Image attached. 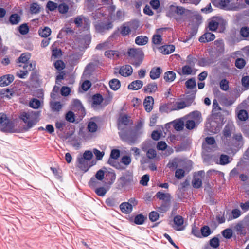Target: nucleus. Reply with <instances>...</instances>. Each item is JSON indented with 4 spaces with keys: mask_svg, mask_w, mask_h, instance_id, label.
I'll list each match as a JSON object with an SVG mask.
<instances>
[{
    "mask_svg": "<svg viewBox=\"0 0 249 249\" xmlns=\"http://www.w3.org/2000/svg\"><path fill=\"white\" fill-rule=\"evenodd\" d=\"M39 116V112L31 111L21 113L20 117L27 124L26 129L28 130L37 123Z\"/></svg>",
    "mask_w": 249,
    "mask_h": 249,
    "instance_id": "f257e3e1",
    "label": "nucleus"
},
{
    "mask_svg": "<svg viewBox=\"0 0 249 249\" xmlns=\"http://www.w3.org/2000/svg\"><path fill=\"white\" fill-rule=\"evenodd\" d=\"M129 56L132 59V64L136 67H138L142 63L144 54L140 49L131 48L128 52Z\"/></svg>",
    "mask_w": 249,
    "mask_h": 249,
    "instance_id": "f03ea898",
    "label": "nucleus"
},
{
    "mask_svg": "<svg viewBox=\"0 0 249 249\" xmlns=\"http://www.w3.org/2000/svg\"><path fill=\"white\" fill-rule=\"evenodd\" d=\"M11 122L7 115L3 113H0V129L3 131L10 129Z\"/></svg>",
    "mask_w": 249,
    "mask_h": 249,
    "instance_id": "7ed1b4c3",
    "label": "nucleus"
},
{
    "mask_svg": "<svg viewBox=\"0 0 249 249\" xmlns=\"http://www.w3.org/2000/svg\"><path fill=\"white\" fill-rule=\"evenodd\" d=\"M94 25L96 31L100 33H103L106 30H108L113 27L112 23L110 21L107 23L95 22Z\"/></svg>",
    "mask_w": 249,
    "mask_h": 249,
    "instance_id": "20e7f679",
    "label": "nucleus"
},
{
    "mask_svg": "<svg viewBox=\"0 0 249 249\" xmlns=\"http://www.w3.org/2000/svg\"><path fill=\"white\" fill-rule=\"evenodd\" d=\"M74 22L77 27H82L84 25V28L86 30H88L90 25V21L89 19L83 16H79L75 18Z\"/></svg>",
    "mask_w": 249,
    "mask_h": 249,
    "instance_id": "39448f33",
    "label": "nucleus"
},
{
    "mask_svg": "<svg viewBox=\"0 0 249 249\" xmlns=\"http://www.w3.org/2000/svg\"><path fill=\"white\" fill-rule=\"evenodd\" d=\"M193 101H179L173 103L172 105L171 110H178L188 107L192 104Z\"/></svg>",
    "mask_w": 249,
    "mask_h": 249,
    "instance_id": "423d86ee",
    "label": "nucleus"
},
{
    "mask_svg": "<svg viewBox=\"0 0 249 249\" xmlns=\"http://www.w3.org/2000/svg\"><path fill=\"white\" fill-rule=\"evenodd\" d=\"M204 176L203 171H198L194 177L192 184L194 187L196 188H200L202 185V179Z\"/></svg>",
    "mask_w": 249,
    "mask_h": 249,
    "instance_id": "0eeeda50",
    "label": "nucleus"
},
{
    "mask_svg": "<svg viewBox=\"0 0 249 249\" xmlns=\"http://www.w3.org/2000/svg\"><path fill=\"white\" fill-rule=\"evenodd\" d=\"M228 6L226 7V10L237 11L243 8V4L238 2V0H229Z\"/></svg>",
    "mask_w": 249,
    "mask_h": 249,
    "instance_id": "6e6552de",
    "label": "nucleus"
},
{
    "mask_svg": "<svg viewBox=\"0 0 249 249\" xmlns=\"http://www.w3.org/2000/svg\"><path fill=\"white\" fill-rule=\"evenodd\" d=\"M89 162L82 157L77 158V167L84 172H87L90 166Z\"/></svg>",
    "mask_w": 249,
    "mask_h": 249,
    "instance_id": "1a4fd4ad",
    "label": "nucleus"
},
{
    "mask_svg": "<svg viewBox=\"0 0 249 249\" xmlns=\"http://www.w3.org/2000/svg\"><path fill=\"white\" fill-rule=\"evenodd\" d=\"M183 223L184 219L183 217L180 215H177L174 218L175 226L173 227L177 231H182L184 229V227L182 226Z\"/></svg>",
    "mask_w": 249,
    "mask_h": 249,
    "instance_id": "9d476101",
    "label": "nucleus"
},
{
    "mask_svg": "<svg viewBox=\"0 0 249 249\" xmlns=\"http://www.w3.org/2000/svg\"><path fill=\"white\" fill-rule=\"evenodd\" d=\"M188 117L196 124H198L202 121L201 113L198 111L192 112L188 115Z\"/></svg>",
    "mask_w": 249,
    "mask_h": 249,
    "instance_id": "9b49d317",
    "label": "nucleus"
},
{
    "mask_svg": "<svg viewBox=\"0 0 249 249\" xmlns=\"http://www.w3.org/2000/svg\"><path fill=\"white\" fill-rule=\"evenodd\" d=\"M154 98L151 96L146 97L143 101V106L147 112H150L153 109Z\"/></svg>",
    "mask_w": 249,
    "mask_h": 249,
    "instance_id": "f8f14e48",
    "label": "nucleus"
},
{
    "mask_svg": "<svg viewBox=\"0 0 249 249\" xmlns=\"http://www.w3.org/2000/svg\"><path fill=\"white\" fill-rule=\"evenodd\" d=\"M133 72V69L130 65H126L122 67L119 71V73L124 76H129Z\"/></svg>",
    "mask_w": 249,
    "mask_h": 249,
    "instance_id": "ddd939ff",
    "label": "nucleus"
},
{
    "mask_svg": "<svg viewBox=\"0 0 249 249\" xmlns=\"http://www.w3.org/2000/svg\"><path fill=\"white\" fill-rule=\"evenodd\" d=\"M14 79L13 75L8 74L4 75L0 78V86L5 87L10 84Z\"/></svg>",
    "mask_w": 249,
    "mask_h": 249,
    "instance_id": "4468645a",
    "label": "nucleus"
},
{
    "mask_svg": "<svg viewBox=\"0 0 249 249\" xmlns=\"http://www.w3.org/2000/svg\"><path fill=\"white\" fill-rule=\"evenodd\" d=\"M221 19L217 18H212L209 22L208 28L212 31H215L219 24L220 23Z\"/></svg>",
    "mask_w": 249,
    "mask_h": 249,
    "instance_id": "2eb2a0df",
    "label": "nucleus"
},
{
    "mask_svg": "<svg viewBox=\"0 0 249 249\" xmlns=\"http://www.w3.org/2000/svg\"><path fill=\"white\" fill-rule=\"evenodd\" d=\"M158 89L157 85L156 83L153 82L149 83L145 86L142 90L145 92L149 94L155 93Z\"/></svg>",
    "mask_w": 249,
    "mask_h": 249,
    "instance_id": "dca6fc26",
    "label": "nucleus"
},
{
    "mask_svg": "<svg viewBox=\"0 0 249 249\" xmlns=\"http://www.w3.org/2000/svg\"><path fill=\"white\" fill-rule=\"evenodd\" d=\"M215 38V36L211 33H206L203 35L199 39L200 42L205 43L213 41Z\"/></svg>",
    "mask_w": 249,
    "mask_h": 249,
    "instance_id": "f3484780",
    "label": "nucleus"
},
{
    "mask_svg": "<svg viewBox=\"0 0 249 249\" xmlns=\"http://www.w3.org/2000/svg\"><path fill=\"white\" fill-rule=\"evenodd\" d=\"M178 73L180 75H191L195 74V71H194V69L192 67L185 65L184 66L181 71H178Z\"/></svg>",
    "mask_w": 249,
    "mask_h": 249,
    "instance_id": "a211bd4d",
    "label": "nucleus"
},
{
    "mask_svg": "<svg viewBox=\"0 0 249 249\" xmlns=\"http://www.w3.org/2000/svg\"><path fill=\"white\" fill-rule=\"evenodd\" d=\"M143 82L141 80H137L132 82L128 86V89L131 90H138L142 88Z\"/></svg>",
    "mask_w": 249,
    "mask_h": 249,
    "instance_id": "6ab92c4d",
    "label": "nucleus"
},
{
    "mask_svg": "<svg viewBox=\"0 0 249 249\" xmlns=\"http://www.w3.org/2000/svg\"><path fill=\"white\" fill-rule=\"evenodd\" d=\"M161 71L162 70L160 67L152 68L150 72V78L153 80L158 79L160 76Z\"/></svg>",
    "mask_w": 249,
    "mask_h": 249,
    "instance_id": "aec40b11",
    "label": "nucleus"
},
{
    "mask_svg": "<svg viewBox=\"0 0 249 249\" xmlns=\"http://www.w3.org/2000/svg\"><path fill=\"white\" fill-rule=\"evenodd\" d=\"M137 23V22H133L132 23H125L121 27V34L124 36H125L128 35L131 31L130 30V27L132 26V24Z\"/></svg>",
    "mask_w": 249,
    "mask_h": 249,
    "instance_id": "412c9836",
    "label": "nucleus"
},
{
    "mask_svg": "<svg viewBox=\"0 0 249 249\" xmlns=\"http://www.w3.org/2000/svg\"><path fill=\"white\" fill-rule=\"evenodd\" d=\"M248 221L247 219H245L243 222H239L234 226V230L240 233H243V229L248 225Z\"/></svg>",
    "mask_w": 249,
    "mask_h": 249,
    "instance_id": "4be33fe9",
    "label": "nucleus"
},
{
    "mask_svg": "<svg viewBox=\"0 0 249 249\" xmlns=\"http://www.w3.org/2000/svg\"><path fill=\"white\" fill-rule=\"evenodd\" d=\"M232 140L237 146H241L244 143L243 138L240 133L234 134L232 137Z\"/></svg>",
    "mask_w": 249,
    "mask_h": 249,
    "instance_id": "5701e85b",
    "label": "nucleus"
},
{
    "mask_svg": "<svg viewBox=\"0 0 249 249\" xmlns=\"http://www.w3.org/2000/svg\"><path fill=\"white\" fill-rule=\"evenodd\" d=\"M120 208L122 212L124 213H130L132 211V207L127 202L121 204Z\"/></svg>",
    "mask_w": 249,
    "mask_h": 249,
    "instance_id": "b1692460",
    "label": "nucleus"
},
{
    "mask_svg": "<svg viewBox=\"0 0 249 249\" xmlns=\"http://www.w3.org/2000/svg\"><path fill=\"white\" fill-rule=\"evenodd\" d=\"M206 127L209 128V131L213 133H217L220 131V127L217 126L215 122L207 124Z\"/></svg>",
    "mask_w": 249,
    "mask_h": 249,
    "instance_id": "393cba45",
    "label": "nucleus"
},
{
    "mask_svg": "<svg viewBox=\"0 0 249 249\" xmlns=\"http://www.w3.org/2000/svg\"><path fill=\"white\" fill-rule=\"evenodd\" d=\"M176 78V73L172 71L166 72L164 73V79L167 82L173 81Z\"/></svg>",
    "mask_w": 249,
    "mask_h": 249,
    "instance_id": "a878e982",
    "label": "nucleus"
},
{
    "mask_svg": "<svg viewBox=\"0 0 249 249\" xmlns=\"http://www.w3.org/2000/svg\"><path fill=\"white\" fill-rule=\"evenodd\" d=\"M148 41V38L144 36H140L135 39V43L139 45H144L147 44Z\"/></svg>",
    "mask_w": 249,
    "mask_h": 249,
    "instance_id": "bb28decb",
    "label": "nucleus"
},
{
    "mask_svg": "<svg viewBox=\"0 0 249 249\" xmlns=\"http://www.w3.org/2000/svg\"><path fill=\"white\" fill-rule=\"evenodd\" d=\"M215 48L219 53H222L224 51V44L222 40H217L214 41Z\"/></svg>",
    "mask_w": 249,
    "mask_h": 249,
    "instance_id": "cd10ccee",
    "label": "nucleus"
},
{
    "mask_svg": "<svg viewBox=\"0 0 249 249\" xmlns=\"http://www.w3.org/2000/svg\"><path fill=\"white\" fill-rule=\"evenodd\" d=\"M110 88L113 90H118L121 86L120 81L117 79H113L109 83Z\"/></svg>",
    "mask_w": 249,
    "mask_h": 249,
    "instance_id": "c85d7f7f",
    "label": "nucleus"
},
{
    "mask_svg": "<svg viewBox=\"0 0 249 249\" xmlns=\"http://www.w3.org/2000/svg\"><path fill=\"white\" fill-rule=\"evenodd\" d=\"M38 33L41 37L46 38L50 35L51 30L49 27H45L43 29H39Z\"/></svg>",
    "mask_w": 249,
    "mask_h": 249,
    "instance_id": "c756f323",
    "label": "nucleus"
},
{
    "mask_svg": "<svg viewBox=\"0 0 249 249\" xmlns=\"http://www.w3.org/2000/svg\"><path fill=\"white\" fill-rule=\"evenodd\" d=\"M157 198L160 200L168 201L170 200V195L168 193H164L161 192H158L156 195Z\"/></svg>",
    "mask_w": 249,
    "mask_h": 249,
    "instance_id": "7c9ffc66",
    "label": "nucleus"
},
{
    "mask_svg": "<svg viewBox=\"0 0 249 249\" xmlns=\"http://www.w3.org/2000/svg\"><path fill=\"white\" fill-rule=\"evenodd\" d=\"M175 47L173 45L163 46L161 48V52L164 54H170L174 51Z\"/></svg>",
    "mask_w": 249,
    "mask_h": 249,
    "instance_id": "2f4dec72",
    "label": "nucleus"
},
{
    "mask_svg": "<svg viewBox=\"0 0 249 249\" xmlns=\"http://www.w3.org/2000/svg\"><path fill=\"white\" fill-rule=\"evenodd\" d=\"M20 21V17L17 14H12L9 18V22L12 25L18 24Z\"/></svg>",
    "mask_w": 249,
    "mask_h": 249,
    "instance_id": "473e14b6",
    "label": "nucleus"
},
{
    "mask_svg": "<svg viewBox=\"0 0 249 249\" xmlns=\"http://www.w3.org/2000/svg\"><path fill=\"white\" fill-rule=\"evenodd\" d=\"M87 128L89 132L95 133L98 129V126L96 123L93 121H89L88 124Z\"/></svg>",
    "mask_w": 249,
    "mask_h": 249,
    "instance_id": "72a5a7b5",
    "label": "nucleus"
},
{
    "mask_svg": "<svg viewBox=\"0 0 249 249\" xmlns=\"http://www.w3.org/2000/svg\"><path fill=\"white\" fill-rule=\"evenodd\" d=\"M184 124V121L181 119H179L174 122V127L176 130L180 131L183 129L184 126H185Z\"/></svg>",
    "mask_w": 249,
    "mask_h": 249,
    "instance_id": "f704fd0d",
    "label": "nucleus"
},
{
    "mask_svg": "<svg viewBox=\"0 0 249 249\" xmlns=\"http://www.w3.org/2000/svg\"><path fill=\"white\" fill-rule=\"evenodd\" d=\"M105 55L108 58L114 59L119 56V53L116 51L109 50L105 52Z\"/></svg>",
    "mask_w": 249,
    "mask_h": 249,
    "instance_id": "c9c22d12",
    "label": "nucleus"
},
{
    "mask_svg": "<svg viewBox=\"0 0 249 249\" xmlns=\"http://www.w3.org/2000/svg\"><path fill=\"white\" fill-rule=\"evenodd\" d=\"M36 66V62L35 61H31L30 63H27L25 64L23 66V68L24 69V71H27L28 72L29 71H31L34 69H35Z\"/></svg>",
    "mask_w": 249,
    "mask_h": 249,
    "instance_id": "e433bc0d",
    "label": "nucleus"
},
{
    "mask_svg": "<svg viewBox=\"0 0 249 249\" xmlns=\"http://www.w3.org/2000/svg\"><path fill=\"white\" fill-rule=\"evenodd\" d=\"M201 236L202 237H207L211 233L210 228L207 226H204L201 228Z\"/></svg>",
    "mask_w": 249,
    "mask_h": 249,
    "instance_id": "4c0bfd02",
    "label": "nucleus"
},
{
    "mask_svg": "<svg viewBox=\"0 0 249 249\" xmlns=\"http://www.w3.org/2000/svg\"><path fill=\"white\" fill-rule=\"evenodd\" d=\"M31 57L30 53H24L21 54L20 57L18 58V60L19 63H24L26 62Z\"/></svg>",
    "mask_w": 249,
    "mask_h": 249,
    "instance_id": "58836bf2",
    "label": "nucleus"
},
{
    "mask_svg": "<svg viewBox=\"0 0 249 249\" xmlns=\"http://www.w3.org/2000/svg\"><path fill=\"white\" fill-rule=\"evenodd\" d=\"M238 119L241 121H245L248 118L247 112L245 110H240L237 114Z\"/></svg>",
    "mask_w": 249,
    "mask_h": 249,
    "instance_id": "ea45409f",
    "label": "nucleus"
},
{
    "mask_svg": "<svg viewBox=\"0 0 249 249\" xmlns=\"http://www.w3.org/2000/svg\"><path fill=\"white\" fill-rule=\"evenodd\" d=\"M40 101L36 98L32 100L29 103L30 107L35 109L38 108L40 107Z\"/></svg>",
    "mask_w": 249,
    "mask_h": 249,
    "instance_id": "a19ab883",
    "label": "nucleus"
},
{
    "mask_svg": "<svg viewBox=\"0 0 249 249\" xmlns=\"http://www.w3.org/2000/svg\"><path fill=\"white\" fill-rule=\"evenodd\" d=\"M52 110L53 111H59L62 108V105L59 102H53L51 103Z\"/></svg>",
    "mask_w": 249,
    "mask_h": 249,
    "instance_id": "79ce46f5",
    "label": "nucleus"
},
{
    "mask_svg": "<svg viewBox=\"0 0 249 249\" xmlns=\"http://www.w3.org/2000/svg\"><path fill=\"white\" fill-rule=\"evenodd\" d=\"M171 9L172 11L175 12L178 15H183L185 11V9L182 8V7L179 6H171Z\"/></svg>",
    "mask_w": 249,
    "mask_h": 249,
    "instance_id": "37998d69",
    "label": "nucleus"
},
{
    "mask_svg": "<svg viewBox=\"0 0 249 249\" xmlns=\"http://www.w3.org/2000/svg\"><path fill=\"white\" fill-rule=\"evenodd\" d=\"M230 158L228 155L222 154L220 157L219 163L221 165H225L230 163Z\"/></svg>",
    "mask_w": 249,
    "mask_h": 249,
    "instance_id": "c03bdc74",
    "label": "nucleus"
},
{
    "mask_svg": "<svg viewBox=\"0 0 249 249\" xmlns=\"http://www.w3.org/2000/svg\"><path fill=\"white\" fill-rule=\"evenodd\" d=\"M107 192V189L103 187H98L95 189V192L100 196H104Z\"/></svg>",
    "mask_w": 249,
    "mask_h": 249,
    "instance_id": "a18cd8bd",
    "label": "nucleus"
},
{
    "mask_svg": "<svg viewBox=\"0 0 249 249\" xmlns=\"http://www.w3.org/2000/svg\"><path fill=\"white\" fill-rule=\"evenodd\" d=\"M129 119L126 115H124L120 117L119 119V126H121L122 124L126 125L128 124Z\"/></svg>",
    "mask_w": 249,
    "mask_h": 249,
    "instance_id": "49530a36",
    "label": "nucleus"
},
{
    "mask_svg": "<svg viewBox=\"0 0 249 249\" xmlns=\"http://www.w3.org/2000/svg\"><path fill=\"white\" fill-rule=\"evenodd\" d=\"M93 104L95 105H99L103 101V97L100 94L94 95L92 98Z\"/></svg>",
    "mask_w": 249,
    "mask_h": 249,
    "instance_id": "de8ad7c7",
    "label": "nucleus"
},
{
    "mask_svg": "<svg viewBox=\"0 0 249 249\" xmlns=\"http://www.w3.org/2000/svg\"><path fill=\"white\" fill-rule=\"evenodd\" d=\"M185 126L187 129L192 130L194 128L196 124L193 120L188 119L184 124Z\"/></svg>",
    "mask_w": 249,
    "mask_h": 249,
    "instance_id": "09e8293b",
    "label": "nucleus"
},
{
    "mask_svg": "<svg viewBox=\"0 0 249 249\" xmlns=\"http://www.w3.org/2000/svg\"><path fill=\"white\" fill-rule=\"evenodd\" d=\"M40 6L36 3H33L31 5L30 11L32 13L37 14L40 11Z\"/></svg>",
    "mask_w": 249,
    "mask_h": 249,
    "instance_id": "8fccbe9b",
    "label": "nucleus"
},
{
    "mask_svg": "<svg viewBox=\"0 0 249 249\" xmlns=\"http://www.w3.org/2000/svg\"><path fill=\"white\" fill-rule=\"evenodd\" d=\"M73 107L76 108L81 112H83L84 111V107H83L80 101L79 100L76 99L73 101Z\"/></svg>",
    "mask_w": 249,
    "mask_h": 249,
    "instance_id": "3c124183",
    "label": "nucleus"
},
{
    "mask_svg": "<svg viewBox=\"0 0 249 249\" xmlns=\"http://www.w3.org/2000/svg\"><path fill=\"white\" fill-rule=\"evenodd\" d=\"M220 89L224 90L227 91L229 89V82L226 79H222L220 82Z\"/></svg>",
    "mask_w": 249,
    "mask_h": 249,
    "instance_id": "603ef678",
    "label": "nucleus"
},
{
    "mask_svg": "<svg viewBox=\"0 0 249 249\" xmlns=\"http://www.w3.org/2000/svg\"><path fill=\"white\" fill-rule=\"evenodd\" d=\"M178 165V160L177 159H174L169 161L167 164L168 167L172 170L175 169L177 167Z\"/></svg>",
    "mask_w": 249,
    "mask_h": 249,
    "instance_id": "864d4df0",
    "label": "nucleus"
},
{
    "mask_svg": "<svg viewBox=\"0 0 249 249\" xmlns=\"http://www.w3.org/2000/svg\"><path fill=\"white\" fill-rule=\"evenodd\" d=\"M57 8L59 12L62 14L66 13L69 10V6L65 3L59 4Z\"/></svg>",
    "mask_w": 249,
    "mask_h": 249,
    "instance_id": "5fc2aeb1",
    "label": "nucleus"
},
{
    "mask_svg": "<svg viewBox=\"0 0 249 249\" xmlns=\"http://www.w3.org/2000/svg\"><path fill=\"white\" fill-rule=\"evenodd\" d=\"M52 57L55 58H58L62 55L61 50L60 49L54 48L52 46Z\"/></svg>",
    "mask_w": 249,
    "mask_h": 249,
    "instance_id": "6e6d98bb",
    "label": "nucleus"
},
{
    "mask_svg": "<svg viewBox=\"0 0 249 249\" xmlns=\"http://www.w3.org/2000/svg\"><path fill=\"white\" fill-rule=\"evenodd\" d=\"M88 161H89L93 157V153L91 151L86 150L84 152L82 157Z\"/></svg>",
    "mask_w": 249,
    "mask_h": 249,
    "instance_id": "4d7b16f0",
    "label": "nucleus"
},
{
    "mask_svg": "<svg viewBox=\"0 0 249 249\" xmlns=\"http://www.w3.org/2000/svg\"><path fill=\"white\" fill-rule=\"evenodd\" d=\"M185 85L187 88L193 89L196 87V81L193 78L190 79L185 82Z\"/></svg>",
    "mask_w": 249,
    "mask_h": 249,
    "instance_id": "13d9d810",
    "label": "nucleus"
},
{
    "mask_svg": "<svg viewBox=\"0 0 249 249\" xmlns=\"http://www.w3.org/2000/svg\"><path fill=\"white\" fill-rule=\"evenodd\" d=\"M232 231L231 229H226L222 231L223 236L227 239L231 238L232 236Z\"/></svg>",
    "mask_w": 249,
    "mask_h": 249,
    "instance_id": "bf43d9fd",
    "label": "nucleus"
},
{
    "mask_svg": "<svg viewBox=\"0 0 249 249\" xmlns=\"http://www.w3.org/2000/svg\"><path fill=\"white\" fill-rule=\"evenodd\" d=\"M19 31L22 35H26L29 32V28L26 24H23L19 27Z\"/></svg>",
    "mask_w": 249,
    "mask_h": 249,
    "instance_id": "052dcab7",
    "label": "nucleus"
},
{
    "mask_svg": "<svg viewBox=\"0 0 249 249\" xmlns=\"http://www.w3.org/2000/svg\"><path fill=\"white\" fill-rule=\"evenodd\" d=\"M240 35L243 37H248L249 36V28L244 27L241 28L240 31Z\"/></svg>",
    "mask_w": 249,
    "mask_h": 249,
    "instance_id": "680f3d73",
    "label": "nucleus"
},
{
    "mask_svg": "<svg viewBox=\"0 0 249 249\" xmlns=\"http://www.w3.org/2000/svg\"><path fill=\"white\" fill-rule=\"evenodd\" d=\"M232 130V127L229 125H226L225 127L223 133V135L226 137H229L231 135V132Z\"/></svg>",
    "mask_w": 249,
    "mask_h": 249,
    "instance_id": "e2e57ef3",
    "label": "nucleus"
},
{
    "mask_svg": "<svg viewBox=\"0 0 249 249\" xmlns=\"http://www.w3.org/2000/svg\"><path fill=\"white\" fill-rule=\"evenodd\" d=\"M57 7V4L52 1H49L46 5V8L51 11L54 10Z\"/></svg>",
    "mask_w": 249,
    "mask_h": 249,
    "instance_id": "0e129e2a",
    "label": "nucleus"
},
{
    "mask_svg": "<svg viewBox=\"0 0 249 249\" xmlns=\"http://www.w3.org/2000/svg\"><path fill=\"white\" fill-rule=\"evenodd\" d=\"M159 217V213L155 211L151 212L149 214V219L152 222L157 221Z\"/></svg>",
    "mask_w": 249,
    "mask_h": 249,
    "instance_id": "69168bd1",
    "label": "nucleus"
},
{
    "mask_svg": "<svg viewBox=\"0 0 249 249\" xmlns=\"http://www.w3.org/2000/svg\"><path fill=\"white\" fill-rule=\"evenodd\" d=\"M210 245L211 247L216 248L219 245V240L217 237H213L210 241Z\"/></svg>",
    "mask_w": 249,
    "mask_h": 249,
    "instance_id": "338daca9",
    "label": "nucleus"
},
{
    "mask_svg": "<svg viewBox=\"0 0 249 249\" xmlns=\"http://www.w3.org/2000/svg\"><path fill=\"white\" fill-rule=\"evenodd\" d=\"M242 84L246 89L249 88V76H243L242 78Z\"/></svg>",
    "mask_w": 249,
    "mask_h": 249,
    "instance_id": "774afa93",
    "label": "nucleus"
}]
</instances>
